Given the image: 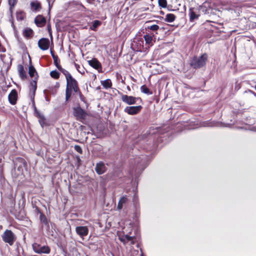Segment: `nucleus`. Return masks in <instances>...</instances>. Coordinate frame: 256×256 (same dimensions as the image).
<instances>
[{
  "instance_id": "24",
  "label": "nucleus",
  "mask_w": 256,
  "mask_h": 256,
  "mask_svg": "<svg viewBox=\"0 0 256 256\" xmlns=\"http://www.w3.org/2000/svg\"><path fill=\"white\" fill-rule=\"evenodd\" d=\"M144 38L146 41V44L148 46H151L152 44V37L150 34H146L144 36Z\"/></svg>"
},
{
  "instance_id": "10",
  "label": "nucleus",
  "mask_w": 256,
  "mask_h": 256,
  "mask_svg": "<svg viewBox=\"0 0 256 256\" xmlns=\"http://www.w3.org/2000/svg\"><path fill=\"white\" fill-rule=\"evenodd\" d=\"M50 46V40L47 38H42L38 42V46L39 48L42 50H47Z\"/></svg>"
},
{
  "instance_id": "17",
  "label": "nucleus",
  "mask_w": 256,
  "mask_h": 256,
  "mask_svg": "<svg viewBox=\"0 0 256 256\" xmlns=\"http://www.w3.org/2000/svg\"><path fill=\"white\" fill-rule=\"evenodd\" d=\"M128 200L126 196H124L122 197H121L118 204V210H121L122 208L125 206V204H127Z\"/></svg>"
},
{
  "instance_id": "7",
  "label": "nucleus",
  "mask_w": 256,
  "mask_h": 256,
  "mask_svg": "<svg viewBox=\"0 0 256 256\" xmlns=\"http://www.w3.org/2000/svg\"><path fill=\"white\" fill-rule=\"evenodd\" d=\"M142 109L141 106H126L124 110V112L130 115H134L138 114Z\"/></svg>"
},
{
  "instance_id": "43",
  "label": "nucleus",
  "mask_w": 256,
  "mask_h": 256,
  "mask_svg": "<svg viewBox=\"0 0 256 256\" xmlns=\"http://www.w3.org/2000/svg\"><path fill=\"white\" fill-rule=\"evenodd\" d=\"M87 2L89 3H92L93 2H94L95 0H86Z\"/></svg>"
},
{
  "instance_id": "28",
  "label": "nucleus",
  "mask_w": 256,
  "mask_h": 256,
  "mask_svg": "<svg viewBox=\"0 0 256 256\" xmlns=\"http://www.w3.org/2000/svg\"><path fill=\"white\" fill-rule=\"evenodd\" d=\"M30 6L32 8L36 11L38 10L40 8V4L38 2H32L30 3Z\"/></svg>"
},
{
  "instance_id": "1",
  "label": "nucleus",
  "mask_w": 256,
  "mask_h": 256,
  "mask_svg": "<svg viewBox=\"0 0 256 256\" xmlns=\"http://www.w3.org/2000/svg\"><path fill=\"white\" fill-rule=\"evenodd\" d=\"M148 158L147 156L142 155L136 157L134 160V164L136 167L135 172L140 174L148 165Z\"/></svg>"
},
{
  "instance_id": "9",
  "label": "nucleus",
  "mask_w": 256,
  "mask_h": 256,
  "mask_svg": "<svg viewBox=\"0 0 256 256\" xmlns=\"http://www.w3.org/2000/svg\"><path fill=\"white\" fill-rule=\"evenodd\" d=\"M76 232L80 238H83L88 234V229L86 226H78L76 228Z\"/></svg>"
},
{
  "instance_id": "2",
  "label": "nucleus",
  "mask_w": 256,
  "mask_h": 256,
  "mask_svg": "<svg viewBox=\"0 0 256 256\" xmlns=\"http://www.w3.org/2000/svg\"><path fill=\"white\" fill-rule=\"evenodd\" d=\"M208 60V55L204 54L200 56H194L190 60V65L194 68L198 69L204 66Z\"/></svg>"
},
{
  "instance_id": "41",
  "label": "nucleus",
  "mask_w": 256,
  "mask_h": 256,
  "mask_svg": "<svg viewBox=\"0 0 256 256\" xmlns=\"http://www.w3.org/2000/svg\"><path fill=\"white\" fill-rule=\"evenodd\" d=\"M46 0L48 2L49 8L50 9L52 7V4L55 1V0Z\"/></svg>"
},
{
  "instance_id": "48",
  "label": "nucleus",
  "mask_w": 256,
  "mask_h": 256,
  "mask_svg": "<svg viewBox=\"0 0 256 256\" xmlns=\"http://www.w3.org/2000/svg\"><path fill=\"white\" fill-rule=\"evenodd\" d=\"M253 94L256 97V92H253Z\"/></svg>"
},
{
  "instance_id": "26",
  "label": "nucleus",
  "mask_w": 256,
  "mask_h": 256,
  "mask_svg": "<svg viewBox=\"0 0 256 256\" xmlns=\"http://www.w3.org/2000/svg\"><path fill=\"white\" fill-rule=\"evenodd\" d=\"M58 69L65 76L66 79L72 76L68 71L63 68L61 66H59Z\"/></svg>"
},
{
  "instance_id": "30",
  "label": "nucleus",
  "mask_w": 256,
  "mask_h": 256,
  "mask_svg": "<svg viewBox=\"0 0 256 256\" xmlns=\"http://www.w3.org/2000/svg\"><path fill=\"white\" fill-rule=\"evenodd\" d=\"M50 76L52 78L57 80L60 78V73L56 70H54L50 72Z\"/></svg>"
},
{
  "instance_id": "37",
  "label": "nucleus",
  "mask_w": 256,
  "mask_h": 256,
  "mask_svg": "<svg viewBox=\"0 0 256 256\" xmlns=\"http://www.w3.org/2000/svg\"><path fill=\"white\" fill-rule=\"evenodd\" d=\"M18 0H8L10 9H12L16 4Z\"/></svg>"
},
{
  "instance_id": "8",
  "label": "nucleus",
  "mask_w": 256,
  "mask_h": 256,
  "mask_svg": "<svg viewBox=\"0 0 256 256\" xmlns=\"http://www.w3.org/2000/svg\"><path fill=\"white\" fill-rule=\"evenodd\" d=\"M14 168H17L18 170L21 172L24 167L26 166V162L25 160L21 158H18L14 162Z\"/></svg>"
},
{
  "instance_id": "49",
  "label": "nucleus",
  "mask_w": 256,
  "mask_h": 256,
  "mask_svg": "<svg viewBox=\"0 0 256 256\" xmlns=\"http://www.w3.org/2000/svg\"><path fill=\"white\" fill-rule=\"evenodd\" d=\"M134 198L136 196V194H134Z\"/></svg>"
},
{
  "instance_id": "15",
  "label": "nucleus",
  "mask_w": 256,
  "mask_h": 256,
  "mask_svg": "<svg viewBox=\"0 0 256 256\" xmlns=\"http://www.w3.org/2000/svg\"><path fill=\"white\" fill-rule=\"evenodd\" d=\"M18 98V94L16 90H12L8 96L9 102L12 104H16Z\"/></svg>"
},
{
  "instance_id": "18",
  "label": "nucleus",
  "mask_w": 256,
  "mask_h": 256,
  "mask_svg": "<svg viewBox=\"0 0 256 256\" xmlns=\"http://www.w3.org/2000/svg\"><path fill=\"white\" fill-rule=\"evenodd\" d=\"M36 24L39 27L43 26L46 22V18L42 16H38L34 19Z\"/></svg>"
},
{
  "instance_id": "21",
  "label": "nucleus",
  "mask_w": 256,
  "mask_h": 256,
  "mask_svg": "<svg viewBox=\"0 0 256 256\" xmlns=\"http://www.w3.org/2000/svg\"><path fill=\"white\" fill-rule=\"evenodd\" d=\"M189 16L190 22H193L195 19L198 18V15L196 14L193 10L192 8H190L189 10Z\"/></svg>"
},
{
  "instance_id": "33",
  "label": "nucleus",
  "mask_w": 256,
  "mask_h": 256,
  "mask_svg": "<svg viewBox=\"0 0 256 256\" xmlns=\"http://www.w3.org/2000/svg\"><path fill=\"white\" fill-rule=\"evenodd\" d=\"M148 28L152 31H156L159 28V26L156 24H152L148 26Z\"/></svg>"
},
{
  "instance_id": "34",
  "label": "nucleus",
  "mask_w": 256,
  "mask_h": 256,
  "mask_svg": "<svg viewBox=\"0 0 256 256\" xmlns=\"http://www.w3.org/2000/svg\"><path fill=\"white\" fill-rule=\"evenodd\" d=\"M72 90L66 88V100H68V98L71 96L72 92Z\"/></svg>"
},
{
  "instance_id": "6",
  "label": "nucleus",
  "mask_w": 256,
  "mask_h": 256,
  "mask_svg": "<svg viewBox=\"0 0 256 256\" xmlns=\"http://www.w3.org/2000/svg\"><path fill=\"white\" fill-rule=\"evenodd\" d=\"M74 114L78 120H84L86 116V112L79 106L74 108Z\"/></svg>"
},
{
  "instance_id": "42",
  "label": "nucleus",
  "mask_w": 256,
  "mask_h": 256,
  "mask_svg": "<svg viewBox=\"0 0 256 256\" xmlns=\"http://www.w3.org/2000/svg\"><path fill=\"white\" fill-rule=\"evenodd\" d=\"M144 43V42L143 40H139L138 42V44H140V46L142 44Z\"/></svg>"
},
{
  "instance_id": "13",
  "label": "nucleus",
  "mask_w": 256,
  "mask_h": 256,
  "mask_svg": "<svg viewBox=\"0 0 256 256\" xmlns=\"http://www.w3.org/2000/svg\"><path fill=\"white\" fill-rule=\"evenodd\" d=\"M138 98L134 97L132 96H128V95H122V100L126 104L131 105L136 103V100Z\"/></svg>"
},
{
  "instance_id": "4",
  "label": "nucleus",
  "mask_w": 256,
  "mask_h": 256,
  "mask_svg": "<svg viewBox=\"0 0 256 256\" xmlns=\"http://www.w3.org/2000/svg\"><path fill=\"white\" fill-rule=\"evenodd\" d=\"M32 247L34 251L38 254H48L50 251V248L48 246H42L37 243L33 244Z\"/></svg>"
},
{
  "instance_id": "46",
  "label": "nucleus",
  "mask_w": 256,
  "mask_h": 256,
  "mask_svg": "<svg viewBox=\"0 0 256 256\" xmlns=\"http://www.w3.org/2000/svg\"><path fill=\"white\" fill-rule=\"evenodd\" d=\"M248 92H250L251 94H253V92H253V91H252V90H248Z\"/></svg>"
},
{
  "instance_id": "20",
  "label": "nucleus",
  "mask_w": 256,
  "mask_h": 256,
  "mask_svg": "<svg viewBox=\"0 0 256 256\" xmlns=\"http://www.w3.org/2000/svg\"><path fill=\"white\" fill-rule=\"evenodd\" d=\"M204 126H224V127H230L232 126V124H223L220 122H215V123H210L208 125H204Z\"/></svg>"
},
{
  "instance_id": "14",
  "label": "nucleus",
  "mask_w": 256,
  "mask_h": 256,
  "mask_svg": "<svg viewBox=\"0 0 256 256\" xmlns=\"http://www.w3.org/2000/svg\"><path fill=\"white\" fill-rule=\"evenodd\" d=\"M88 63L93 68L98 70L100 72L102 70V66L100 62L96 58H92L88 61Z\"/></svg>"
},
{
  "instance_id": "22",
  "label": "nucleus",
  "mask_w": 256,
  "mask_h": 256,
  "mask_svg": "<svg viewBox=\"0 0 256 256\" xmlns=\"http://www.w3.org/2000/svg\"><path fill=\"white\" fill-rule=\"evenodd\" d=\"M102 85L106 89L110 88L112 86L111 80L110 79H106L103 80L102 82Z\"/></svg>"
},
{
  "instance_id": "25",
  "label": "nucleus",
  "mask_w": 256,
  "mask_h": 256,
  "mask_svg": "<svg viewBox=\"0 0 256 256\" xmlns=\"http://www.w3.org/2000/svg\"><path fill=\"white\" fill-rule=\"evenodd\" d=\"M33 34V31L32 29L28 28L24 31V36L27 38H29L32 36Z\"/></svg>"
},
{
  "instance_id": "11",
  "label": "nucleus",
  "mask_w": 256,
  "mask_h": 256,
  "mask_svg": "<svg viewBox=\"0 0 256 256\" xmlns=\"http://www.w3.org/2000/svg\"><path fill=\"white\" fill-rule=\"evenodd\" d=\"M40 219L42 228H44L46 231H48L50 228V222L48 220L47 218L42 213L40 212Z\"/></svg>"
},
{
  "instance_id": "29",
  "label": "nucleus",
  "mask_w": 256,
  "mask_h": 256,
  "mask_svg": "<svg viewBox=\"0 0 256 256\" xmlns=\"http://www.w3.org/2000/svg\"><path fill=\"white\" fill-rule=\"evenodd\" d=\"M101 22L98 20H95L92 22V24L90 28L93 30H96V28L100 26Z\"/></svg>"
},
{
  "instance_id": "44",
  "label": "nucleus",
  "mask_w": 256,
  "mask_h": 256,
  "mask_svg": "<svg viewBox=\"0 0 256 256\" xmlns=\"http://www.w3.org/2000/svg\"><path fill=\"white\" fill-rule=\"evenodd\" d=\"M45 99L48 102H49L50 100L48 98L47 96H46Z\"/></svg>"
},
{
  "instance_id": "31",
  "label": "nucleus",
  "mask_w": 256,
  "mask_h": 256,
  "mask_svg": "<svg viewBox=\"0 0 256 256\" xmlns=\"http://www.w3.org/2000/svg\"><path fill=\"white\" fill-rule=\"evenodd\" d=\"M35 72H36V69L34 68L33 66H30L29 67V70H28V74H30V77L34 76V74Z\"/></svg>"
},
{
  "instance_id": "16",
  "label": "nucleus",
  "mask_w": 256,
  "mask_h": 256,
  "mask_svg": "<svg viewBox=\"0 0 256 256\" xmlns=\"http://www.w3.org/2000/svg\"><path fill=\"white\" fill-rule=\"evenodd\" d=\"M134 237L129 236L128 234L120 236V240L124 244H126L128 242H130V244H134V241L133 240Z\"/></svg>"
},
{
  "instance_id": "12",
  "label": "nucleus",
  "mask_w": 256,
  "mask_h": 256,
  "mask_svg": "<svg viewBox=\"0 0 256 256\" xmlns=\"http://www.w3.org/2000/svg\"><path fill=\"white\" fill-rule=\"evenodd\" d=\"M95 170L99 175L104 174L106 170V168L104 162H100L97 163L96 165Z\"/></svg>"
},
{
  "instance_id": "40",
  "label": "nucleus",
  "mask_w": 256,
  "mask_h": 256,
  "mask_svg": "<svg viewBox=\"0 0 256 256\" xmlns=\"http://www.w3.org/2000/svg\"><path fill=\"white\" fill-rule=\"evenodd\" d=\"M39 122L42 127L43 128L45 124V119L43 116L39 120Z\"/></svg>"
},
{
  "instance_id": "45",
  "label": "nucleus",
  "mask_w": 256,
  "mask_h": 256,
  "mask_svg": "<svg viewBox=\"0 0 256 256\" xmlns=\"http://www.w3.org/2000/svg\"><path fill=\"white\" fill-rule=\"evenodd\" d=\"M50 52H51V54H52V58H53V56H56V55L54 54L52 52V51H51Z\"/></svg>"
},
{
  "instance_id": "50",
  "label": "nucleus",
  "mask_w": 256,
  "mask_h": 256,
  "mask_svg": "<svg viewBox=\"0 0 256 256\" xmlns=\"http://www.w3.org/2000/svg\"><path fill=\"white\" fill-rule=\"evenodd\" d=\"M46 91V90H44V92L45 93Z\"/></svg>"
},
{
  "instance_id": "27",
  "label": "nucleus",
  "mask_w": 256,
  "mask_h": 256,
  "mask_svg": "<svg viewBox=\"0 0 256 256\" xmlns=\"http://www.w3.org/2000/svg\"><path fill=\"white\" fill-rule=\"evenodd\" d=\"M140 90L142 92L148 95H151L152 94V92H150V90L145 85H142L140 87Z\"/></svg>"
},
{
  "instance_id": "23",
  "label": "nucleus",
  "mask_w": 256,
  "mask_h": 256,
  "mask_svg": "<svg viewBox=\"0 0 256 256\" xmlns=\"http://www.w3.org/2000/svg\"><path fill=\"white\" fill-rule=\"evenodd\" d=\"M176 18L174 14H168L166 16L165 21L168 22H173Z\"/></svg>"
},
{
  "instance_id": "39",
  "label": "nucleus",
  "mask_w": 256,
  "mask_h": 256,
  "mask_svg": "<svg viewBox=\"0 0 256 256\" xmlns=\"http://www.w3.org/2000/svg\"><path fill=\"white\" fill-rule=\"evenodd\" d=\"M74 149L78 152H79L80 154L82 153V150L81 147L80 146L76 145L74 146Z\"/></svg>"
},
{
  "instance_id": "47",
  "label": "nucleus",
  "mask_w": 256,
  "mask_h": 256,
  "mask_svg": "<svg viewBox=\"0 0 256 256\" xmlns=\"http://www.w3.org/2000/svg\"><path fill=\"white\" fill-rule=\"evenodd\" d=\"M140 256H144V254H143V252H142V250H141V254H140Z\"/></svg>"
},
{
  "instance_id": "19",
  "label": "nucleus",
  "mask_w": 256,
  "mask_h": 256,
  "mask_svg": "<svg viewBox=\"0 0 256 256\" xmlns=\"http://www.w3.org/2000/svg\"><path fill=\"white\" fill-rule=\"evenodd\" d=\"M18 72L22 80H24L26 78V75L24 70V66L22 64H18Z\"/></svg>"
},
{
  "instance_id": "32",
  "label": "nucleus",
  "mask_w": 256,
  "mask_h": 256,
  "mask_svg": "<svg viewBox=\"0 0 256 256\" xmlns=\"http://www.w3.org/2000/svg\"><path fill=\"white\" fill-rule=\"evenodd\" d=\"M158 3L159 6L163 8H166L167 6L166 0H158Z\"/></svg>"
},
{
  "instance_id": "36",
  "label": "nucleus",
  "mask_w": 256,
  "mask_h": 256,
  "mask_svg": "<svg viewBox=\"0 0 256 256\" xmlns=\"http://www.w3.org/2000/svg\"><path fill=\"white\" fill-rule=\"evenodd\" d=\"M30 84L33 89V96L34 95L36 90V80H33L30 82Z\"/></svg>"
},
{
  "instance_id": "3",
  "label": "nucleus",
  "mask_w": 256,
  "mask_h": 256,
  "mask_svg": "<svg viewBox=\"0 0 256 256\" xmlns=\"http://www.w3.org/2000/svg\"><path fill=\"white\" fill-rule=\"evenodd\" d=\"M2 240L8 244L10 246H12L16 240V236L10 230H6L2 235Z\"/></svg>"
},
{
  "instance_id": "5",
  "label": "nucleus",
  "mask_w": 256,
  "mask_h": 256,
  "mask_svg": "<svg viewBox=\"0 0 256 256\" xmlns=\"http://www.w3.org/2000/svg\"><path fill=\"white\" fill-rule=\"evenodd\" d=\"M66 88L73 90L76 93H77L79 91L78 82L72 76L66 79Z\"/></svg>"
},
{
  "instance_id": "35",
  "label": "nucleus",
  "mask_w": 256,
  "mask_h": 256,
  "mask_svg": "<svg viewBox=\"0 0 256 256\" xmlns=\"http://www.w3.org/2000/svg\"><path fill=\"white\" fill-rule=\"evenodd\" d=\"M54 63L56 66L58 68L59 66H60V65L59 64V62L58 60V56H53Z\"/></svg>"
},
{
  "instance_id": "38",
  "label": "nucleus",
  "mask_w": 256,
  "mask_h": 256,
  "mask_svg": "<svg viewBox=\"0 0 256 256\" xmlns=\"http://www.w3.org/2000/svg\"><path fill=\"white\" fill-rule=\"evenodd\" d=\"M16 18H17L18 20H24V16L23 12H18L16 13Z\"/></svg>"
}]
</instances>
